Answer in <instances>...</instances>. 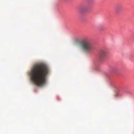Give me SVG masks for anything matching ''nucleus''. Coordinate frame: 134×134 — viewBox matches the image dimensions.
Returning <instances> with one entry per match:
<instances>
[{
	"label": "nucleus",
	"instance_id": "obj_1",
	"mask_svg": "<svg viewBox=\"0 0 134 134\" xmlns=\"http://www.w3.org/2000/svg\"><path fill=\"white\" fill-rule=\"evenodd\" d=\"M49 72V67L46 64H36L33 66L30 73L31 80L36 85L43 86L46 84V76Z\"/></svg>",
	"mask_w": 134,
	"mask_h": 134
},
{
	"label": "nucleus",
	"instance_id": "obj_6",
	"mask_svg": "<svg viewBox=\"0 0 134 134\" xmlns=\"http://www.w3.org/2000/svg\"><path fill=\"white\" fill-rule=\"evenodd\" d=\"M117 96V94H116L115 95H114V96H115V97H116Z\"/></svg>",
	"mask_w": 134,
	"mask_h": 134
},
{
	"label": "nucleus",
	"instance_id": "obj_4",
	"mask_svg": "<svg viewBox=\"0 0 134 134\" xmlns=\"http://www.w3.org/2000/svg\"><path fill=\"white\" fill-rule=\"evenodd\" d=\"M121 10V8L119 7H118L116 9V12L117 13H118L120 10Z\"/></svg>",
	"mask_w": 134,
	"mask_h": 134
},
{
	"label": "nucleus",
	"instance_id": "obj_2",
	"mask_svg": "<svg viewBox=\"0 0 134 134\" xmlns=\"http://www.w3.org/2000/svg\"><path fill=\"white\" fill-rule=\"evenodd\" d=\"M80 45L81 49L85 52L90 53L92 51V46L87 40L84 39L81 41Z\"/></svg>",
	"mask_w": 134,
	"mask_h": 134
},
{
	"label": "nucleus",
	"instance_id": "obj_5",
	"mask_svg": "<svg viewBox=\"0 0 134 134\" xmlns=\"http://www.w3.org/2000/svg\"><path fill=\"white\" fill-rule=\"evenodd\" d=\"M99 30L100 31H103L104 30L103 29L100 28L99 29Z\"/></svg>",
	"mask_w": 134,
	"mask_h": 134
},
{
	"label": "nucleus",
	"instance_id": "obj_3",
	"mask_svg": "<svg viewBox=\"0 0 134 134\" xmlns=\"http://www.w3.org/2000/svg\"><path fill=\"white\" fill-rule=\"evenodd\" d=\"M107 54V52L106 50L103 51L101 52V53L98 56V58L100 60H103L104 59V57L106 56Z\"/></svg>",
	"mask_w": 134,
	"mask_h": 134
}]
</instances>
